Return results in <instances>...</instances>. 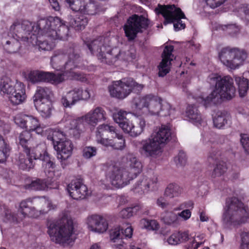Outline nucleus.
Listing matches in <instances>:
<instances>
[{
	"label": "nucleus",
	"instance_id": "obj_1",
	"mask_svg": "<svg viewBox=\"0 0 249 249\" xmlns=\"http://www.w3.org/2000/svg\"><path fill=\"white\" fill-rule=\"evenodd\" d=\"M126 159V168H121L113 165L109 166L107 170L106 177L116 188L124 187L142 171V165L133 154H127Z\"/></svg>",
	"mask_w": 249,
	"mask_h": 249
},
{
	"label": "nucleus",
	"instance_id": "obj_2",
	"mask_svg": "<svg viewBox=\"0 0 249 249\" xmlns=\"http://www.w3.org/2000/svg\"><path fill=\"white\" fill-rule=\"evenodd\" d=\"M211 79L216 82L215 89L205 98H198V101L205 107L217 104L221 99L230 100L235 96L236 89L233 85V80L230 76L223 77L215 76Z\"/></svg>",
	"mask_w": 249,
	"mask_h": 249
},
{
	"label": "nucleus",
	"instance_id": "obj_3",
	"mask_svg": "<svg viewBox=\"0 0 249 249\" xmlns=\"http://www.w3.org/2000/svg\"><path fill=\"white\" fill-rule=\"evenodd\" d=\"M131 105L136 110L146 108L151 115L160 117L170 116L174 110L169 103L153 94L136 97L133 99Z\"/></svg>",
	"mask_w": 249,
	"mask_h": 249
},
{
	"label": "nucleus",
	"instance_id": "obj_4",
	"mask_svg": "<svg viewBox=\"0 0 249 249\" xmlns=\"http://www.w3.org/2000/svg\"><path fill=\"white\" fill-rule=\"evenodd\" d=\"M249 219V212L244 203L236 197L226 199L222 221L227 227H235L245 223Z\"/></svg>",
	"mask_w": 249,
	"mask_h": 249
},
{
	"label": "nucleus",
	"instance_id": "obj_5",
	"mask_svg": "<svg viewBox=\"0 0 249 249\" xmlns=\"http://www.w3.org/2000/svg\"><path fill=\"white\" fill-rule=\"evenodd\" d=\"M33 23L28 20H17L10 28L9 34L12 36L3 46L8 53H16L20 47V40L28 42V36L33 29Z\"/></svg>",
	"mask_w": 249,
	"mask_h": 249
},
{
	"label": "nucleus",
	"instance_id": "obj_6",
	"mask_svg": "<svg viewBox=\"0 0 249 249\" xmlns=\"http://www.w3.org/2000/svg\"><path fill=\"white\" fill-rule=\"evenodd\" d=\"M47 233L51 240L58 244H70L73 231V222L64 216L57 220H49L47 222Z\"/></svg>",
	"mask_w": 249,
	"mask_h": 249
},
{
	"label": "nucleus",
	"instance_id": "obj_7",
	"mask_svg": "<svg viewBox=\"0 0 249 249\" xmlns=\"http://www.w3.org/2000/svg\"><path fill=\"white\" fill-rule=\"evenodd\" d=\"M19 145L23 148V152L19 154L18 166L23 170H29L33 168L36 160L38 157V153L35 152L32 135L28 131H23L18 138Z\"/></svg>",
	"mask_w": 249,
	"mask_h": 249
},
{
	"label": "nucleus",
	"instance_id": "obj_8",
	"mask_svg": "<svg viewBox=\"0 0 249 249\" xmlns=\"http://www.w3.org/2000/svg\"><path fill=\"white\" fill-rule=\"evenodd\" d=\"M37 26L41 34L56 39L67 40L69 35V28L58 17H49L40 18L37 21Z\"/></svg>",
	"mask_w": 249,
	"mask_h": 249
},
{
	"label": "nucleus",
	"instance_id": "obj_9",
	"mask_svg": "<svg viewBox=\"0 0 249 249\" xmlns=\"http://www.w3.org/2000/svg\"><path fill=\"white\" fill-rule=\"evenodd\" d=\"M56 206L46 197L28 198L22 200L19 204L18 212L24 217L26 216L36 218L41 213H47L53 210Z\"/></svg>",
	"mask_w": 249,
	"mask_h": 249
},
{
	"label": "nucleus",
	"instance_id": "obj_10",
	"mask_svg": "<svg viewBox=\"0 0 249 249\" xmlns=\"http://www.w3.org/2000/svg\"><path fill=\"white\" fill-rule=\"evenodd\" d=\"M96 139L97 143L107 147L122 150L125 147L123 136L117 133L114 126L108 124H103L97 127Z\"/></svg>",
	"mask_w": 249,
	"mask_h": 249
},
{
	"label": "nucleus",
	"instance_id": "obj_11",
	"mask_svg": "<svg viewBox=\"0 0 249 249\" xmlns=\"http://www.w3.org/2000/svg\"><path fill=\"white\" fill-rule=\"evenodd\" d=\"M1 94H7L11 103L18 105L23 103L26 99L25 85L18 80L16 83L8 78H2L0 84Z\"/></svg>",
	"mask_w": 249,
	"mask_h": 249
},
{
	"label": "nucleus",
	"instance_id": "obj_12",
	"mask_svg": "<svg viewBox=\"0 0 249 249\" xmlns=\"http://www.w3.org/2000/svg\"><path fill=\"white\" fill-rule=\"evenodd\" d=\"M155 11L157 15H161L163 16L165 25L174 23L175 31H178L186 27L185 24L181 20L186 18L185 16L181 9L176 7L175 5H161L159 4Z\"/></svg>",
	"mask_w": 249,
	"mask_h": 249
},
{
	"label": "nucleus",
	"instance_id": "obj_13",
	"mask_svg": "<svg viewBox=\"0 0 249 249\" xmlns=\"http://www.w3.org/2000/svg\"><path fill=\"white\" fill-rule=\"evenodd\" d=\"M143 86L137 83L132 78H124L115 81L112 85L108 86L111 96L123 99L126 97L133 90L140 91Z\"/></svg>",
	"mask_w": 249,
	"mask_h": 249
},
{
	"label": "nucleus",
	"instance_id": "obj_14",
	"mask_svg": "<svg viewBox=\"0 0 249 249\" xmlns=\"http://www.w3.org/2000/svg\"><path fill=\"white\" fill-rule=\"evenodd\" d=\"M149 25L147 18L143 16L134 14L130 17L124 26L125 36L129 42L134 41L139 33H142Z\"/></svg>",
	"mask_w": 249,
	"mask_h": 249
},
{
	"label": "nucleus",
	"instance_id": "obj_15",
	"mask_svg": "<svg viewBox=\"0 0 249 249\" xmlns=\"http://www.w3.org/2000/svg\"><path fill=\"white\" fill-rule=\"evenodd\" d=\"M126 112L120 110L113 114V119L123 131L133 137L140 135L145 126V121L143 118H140L137 122L138 125H135L131 121L125 117Z\"/></svg>",
	"mask_w": 249,
	"mask_h": 249
},
{
	"label": "nucleus",
	"instance_id": "obj_16",
	"mask_svg": "<svg viewBox=\"0 0 249 249\" xmlns=\"http://www.w3.org/2000/svg\"><path fill=\"white\" fill-rule=\"evenodd\" d=\"M31 34L28 36V43L33 46H37L39 50L51 51L53 49L55 44V41L51 37L41 34L37 24L35 30V23Z\"/></svg>",
	"mask_w": 249,
	"mask_h": 249
},
{
	"label": "nucleus",
	"instance_id": "obj_17",
	"mask_svg": "<svg viewBox=\"0 0 249 249\" xmlns=\"http://www.w3.org/2000/svg\"><path fill=\"white\" fill-rule=\"evenodd\" d=\"M90 97V94L88 89L75 88L62 96L60 103L64 107L71 108L79 101L87 100Z\"/></svg>",
	"mask_w": 249,
	"mask_h": 249
},
{
	"label": "nucleus",
	"instance_id": "obj_18",
	"mask_svg": "<svg viewBox=\"0 0 249 249\" xmlns=\"http://www.w3.org/2000/svg\"><path fill=\"white\" fill-rule=\"evenodd\" d=\"M28 79L33 83L44 82L54 85L59 84L64 80L61 74L38 71H31L28 74Z\"/></svg>",
	"mask_w": 249,
	"mask_h": 249
},
{
	"label": "nucleus",
	"instance_id": "obj_19",
	"mask_svg": "<svg viewBox=\"0 0 249 249\" xmlns=\"http://www.w3.org/2000/svg\"><path fill=\"white\" fill-rule=\"evenodd\" d=\"M221 152L217 148L212 147L208 155L207 160L210 164H215L212 173V178H215L223 175L227 171L226 162L221 160Z\"/></svg>",
	"mask_w": 249,
	"mask_h": 249
},
{
	"label": "nucleus",
	"instance_id": "obj_20",
	"mask_svg": "<svg viewBox=\"0 0 249 249\" xmlns=\"http://www.w3.org/2000/svg\"><path fill=\"white\" fill-rule=\"evenodd\" d=\"M74 64L64 63L63 66L60 67L57 66L58 63H52L53 69L57 71H61L60 73H58V74H61L63 78L64 76H66L81 82H86L87 81L86 75L83 73L75 71L74 70L78 66Z\"/></svg>",
	"mask_w": 249,
	"mask_h": 249
},
{
	"label": "nucleus",
	"instance_id": "obj_21",
	"mask_svg": "<svg viewBox=\"0 0 249 249\" xmlns=\"http://www.w3.org/2000/svg\"><path fill=\"white\" fill-rule=\"evenodd\" d=\"M140 144V153L147 157L157 156L163 147L152 136L148 139L142 140Z\"/></svg>",
	"mask_w": 249,
	"mask_h": 249
},
{
	"label": "nucleus",
	"instance_id": "obj_22",
	"mask_svg": "<svg viewBox=\"0 0 249 249\" xmlns=\"http://www.w3.org/2000/svg\"><path fill=\"white\" fill-rule=\"evenodd\" d=\"M133 232V229L131 226H128L124 230L117 227L112 230L110 232V238L111 240L117 243L113 245L114 249H124V242L122 240L124 238H130L132 237Z\"/></svg>",
	"mask_w": 249,
	"mask_h": 249
},
{
	"label": "nucleus",
	"instance_id": "obj_23",
	"mask_svg": "<svg viewBox=\"0 0 249 249\" xmlns=\"http://www.w3.org/2000/svg\"><path fill=\"white\" fill-rule=\"evenodd\" d=\"M67 190L70 196L73 199H84L89 195V191L82 180H72L67 186Z\"/></svg>",
	"mask_w": 249,
	"mask_h": 249
},
{
	"label": "nucleus",
	"instance_id": "obj_24",
	"mask_svg": "<svg viewBox=\"0 0 249 249\" xmlns=\"http://www.w3.org/2000/svg\"><path fill=\"white\" fill-rule=\"evenodd\" d=\"M158 178L152 175L150 177L143 176L135 184L133 190L135 193L142 194L149 190H154L156 187Z\"/></svg>",
	"mask_w": 249,
	"mask_h": 249
},
{
	"label": "nucleus",
	"instance_id": "obj_25",
	"mask_svg": "<svg viewBox=\"0 0 249 249\" xmlns=\"http://www.w3.org/2000/svg\"><path fill=\"white\" fill-rule=\"evenodd\" d=\"M15 124L22 128H25L26 131H33L37 126L39 125V120L32 115L25 114H18L14 118Z\"/></svg>",
	"mask_w": 249,
	"mask_h": 249
},
{
	"label": "nucleus",
	"instance_id": "obj_26",
	"mask_svg": "<svg viewBox=\"0 0 249 249\" xmlns=\"http://www.w3.org/2000/svg\"><path fill=\"white\" fill-rule=\"evenodd\" d=\"M107 113L102 107H98L90 110L85 116L83 120L89 124L95 126L98 123L106 120Z\"/></svg>",
	"mask_w": 249,
	"mask_h": 249
},
{
	"label": "nucleus",
	"instance_id": "obj_27",
	"mask_svg": "<svg viewBox=\"0 0 249 249\" xmlns=\"http://www.w3.org/2000/svg\"><path fill=\"white\" fill-rule=\"evenodd\" d=\"M87 224L91 231L99 233H103L106 231L108 226L107 219L98 214L89 216L87 219Z\"/></svg>",
	"mask_w": 249,
	"mask_h": 249
},
{
	"label": "nucleus",
	"instance_id": "obj_28",
	"mask_svg": "<svg viewBox=\"0 0 249 249\" xmlns=\"http://www.w3.org/2000/svg\"><path fill=\"white\" fill-rule=\"evenodd\" d=\"M73 147L71 141L69 140H65L54 145V148L57 152L58 159L61 160L62 162L67 160L71 156Z\"/></svg>",
	"mask_w": 249,
	"mask_h": 249
},
{
	"label": "nucleus",
	"instance_id": "obj_29",
	"mask_svg": "<svg viewBox=\"0 0 249 249\" xmlns=\"http://www.w3.org/2000/svg\"><path fill=\"white\" fill-rule=\"evenodd\" d=\"M67 120V124L69 125V134L75 139H78L82 133V127L84 121L83 118H74L72 116H69Z\"/></svg>",
	"mask_w": 249,
	"mask_h": 249
},
{
	"label": "nucleus",
	"instance_id": "obj_30",
	"mask_svg": "<svg viewBox=\"0 0 249 249\" xmlns=\"http://www.w3.org/2000/svg\"><path fill=\"white\" fill-rule=\"evenodd\" d=\"M38 157L37 159H40L42 160V165L44 168V172L48 178H53L54 176V170L55 165L51 158L49 154L45 151L43 154L38 153Z\"/></svg>",
	"mask_w": 249,
	"mask_h": 249
},
{
	"label": "nucleus",
	"instance_id": "obj_31",
	"mask_svg": "<svg viewBox=\"0 0 249 249\" xmlns=\"http://www.w3.org/2000/svg\"><path fill=\"white\" fill-rule=\"evenodd\" d=\"M86 45L91 53L96 55L99 59L103 61V59L106 58L105 53L102 48L103 43L100 38L94 39L90 42L87 43Z\"/></svg>",
	"mask_w": 249,
	"mask_h": 249
},
{
	"label": "nucleus",
	"instance_id": "obj_32",
	"mask_svg": "<svg viewBox=\"0 0 249 249\" xmlns=\"http://www.w3.org/2000/svg\"><path fill=\"white\" fill-rule=\"evenodd\" d=\"M171 134L170 128L167 125H161L158 132L151 136L163 146L170 140Z\"/></svg>",
	"mask_w": 249,
	"mask_h": 249
},
{
	"label": "nucleus",
	"instance_id": "obj_33",
	"mask_svg": "<svg viewBox=\"0 0 249 249\" xmlns=\"http://www.w3.org/2000/svg\"><path fill=\"white\" fill-rule=\"evenodd\" d=\"M36 109L44 118H48L52 115V112L53 109V103L51 100H46L35 103Z\"/></svg>",
	"mask_w": 249,
	"mask_h": 249
},
{
	"label": "nucleus",
	"instance_id": "obj_34",
	"mask_svg": "<svg viewBox=\"0 0 249 249\" xmlns=\"http://www.w3.org/2000/svg\"><path fill=\"white\" fill-rule=\"evenodd\" d=\"M80 55L78 53H75L73 48H70L66 53H61L59 54H55L51 58V62L53 60L65 61V62H75L78 60Z\"/></svg>",
	"mask_w": 249,
	"mask_h": 249
},
{
	"label": "nucleus",
	"instance_id": "obj_35",
	"mask_svg": "<svg viewBox=\"0 0 249 249\" xmlns=\"http://www.w3.org/2000/svg\"><path fill=\"white\" fill-rule=\"evenodd\" d=\"M229 119V115L225 111L217 112L213 117L214 127L219 129L224 128L225 126L228 124Z\"/></svg>",
	"mask_w": 249,
	"mask_h": 249
},
{
	"label": "nucleus",
	"instance_id": "obj_36",
	"mask_svg": "<svg viewBox=\"0 0 249 249\" xmlns=\"http://www.w3.org/2000/svg\"><path fill=\"white\" fill-rule=\"evenodd\" d=\"M161 221L166 225L177 227L180 224L178 215L172 211H166L161 214Z\"/></svg>",
	"mask_w": 249,
	"mask_h": 249
},
{
	"label": "nucleus",
	"instance_id": "obj_37",
	"mask_svg": "<svg viewBox=\"0 0 249 249\" xmlns=\"http://www.w3.org/2000/svg\"><path fill=\"white\" fill-rule=\"evenodd\" d=\"M101 11V7L99 3L94 0H89V2L84 1L81 14L89 15H94Z\"/></svg>",
	"mask_w": 249,
	"mask_h": 249
},
{
	"label": "nucleus",
	"instance_id": "obj_38",
	"mask_svg": "<svg viewBox=\"0 0 249 249\" xmlns=\"http://www.w3.org/2000/svg\"><path fill=\"white\" fill-rule=\"evenodd\" d=\"M52 94V91L49 88L38 87L34 96V101L36 103L51 100Z\"/></svg>",
	"mask_w": 249,
	"mask_h": 249
},
{
	"label": "nucleus",
	"instance_id": "obj_39",
	"mask_svg": "<svg viewBox=\"0 0 249 249\" xmlns=\"http://www.w3.org/2000/svg\"><path fill=\"white\" fill-rule=\"evenodd\" d=\"M88 18L84 14L77 15L71 19L70 24L75 30L79 31L85 29L88 24Z\"/></svg>",
	"mask_w": 249,
	"mask_h": 249
},
{
	"label": "nucleus",
	"instance_id": "obj_40",
	"mask_svg": "<svg viewBox=\"0 0 249 249\" xmlns=\"http://www.w3.org/2000/svg\"><path fill=\"white\" fill-rule=\"evenodd\" d=\"M186 114L187 117L193 123L201 124L202 122L201 114L197 107L194 105H189L187 108Z\"/></svg>",
	"mask_w": 249,
	"mask_h": 249
},
{
	"label": "nucleus",
	"instance_id": "obj_41",
	"mask_svg": "<svg viewBox=\"0 0 249 249\" xmlns=\"http://www.w3.org/2000/svg\"><path fill=\"white\" fill-rule=\"evenodd\" d=\"M189 233L187 231L174 232L167 239L168 243L172 245H176L189 239Z\"/></svg>",
	"mask_w": 249,
	"mask_h": 249
},
{
	"label": "nucleus",
	"instance_id": "obj_42",
	"mask_svg": "<svg viewBox=\"0 0 249 249\" xmlns=\"http://www.w3.org/2000/svg\"><path fill=\"white\" fill-rule=\"evenodd\" d=\"M49 183L46 179L36 178L32 180L30 184L25 185V188L35 191L45 190L48 188Z\"/></svg>",
	"mask_w": 249,
	"mask_h": 249
},
{
	"label": "nucleus",
	"instance_id": "obj_43",
	"mask_svg": "<svg viewBox=\"0 0 249 249\" xmlns=\"http://www.w3.org/2000/svg\"><path fill=\"white\" fill-rule=\"evenodd\" d=\"M48 132L47 139L52 142L53 147L57 143H59L66 140L65 135L64 132L61 131L50 129Z\"/></svg>",
	"mask_w": 249,
	"mask_h": 249
},
{
	"label": "nucleus",
	"instance_id": "obj_44",
	"mask_svg": "<svg viewBox=\"0 0 249 249\" xmlns=\"http://www.w3.org/2000/svg\"><path fill=\"white\" fill-rule=\"evenodd\" d=\"M235 81L238 87L239 96L243 97L247 94L249 89V80L244 77L235 76Z\"/></svg>",
	"mask_w": 249,
	"mask_h": 249
},
{
	"label": "nucleus",
	"instance_id": "obj_45",
	"mask_svg": "<svg viewBox=\"0 0 249 249\" xmlns=\"http://www.w3.org/2000/svg\"><path fill=\"white\" fill-rule=\"evenodd\" d=\"M11 148L0 135V163L5 162L10 156Z\"/></svg>",
	"mask_w": 249,
	"mask_h": 249
},
{
	"label": "nucleus",
	"instance_id": "obj_46",
	"mask_svg": "<svg viewBox=\"0 0 249 249\" xmlns=\"http://www.w3.org/2000/svg\"><path fill=\"white\" fill-rule=\"evenodd\" d=\"M235 56L234 48L229 47L223 48L219 53V58L221 62H232Z\"/></svg>",
	"mask_w": 249,
	"mask_h": 249
},
{
	"label": "nucleus",
	"instance_id": "obj_47",
	"mask_svg": "<svg viewBox=\"0 0 249 249\" xmlns=\"http://www.w3.org/2000/svg\"><path fill=\"white\" fill-rule=\"evenodd\" d=\"M182 188L177 183H170L166 188L164 195L170 198L178 196L182 193Z\"/></svg>",
	"mask_w": 249,
	"mask_h": 249
},
{
	"label": "nucleus",
	"instance_id": "obj_48",
	"mask_svg": "<svg viewBox=\"0 0 249 249\" xmlns=\"http://www.w3.org/2000/svg\"><path fill=\"white\" fill-rule=\"evenodd\" d=\"M174 47L173 45H166L164 47L161 54L162 58L160 62H171L176 59V56L173 54Z\"/></svg>",
	"mask_w": 249,
	"mask_h": 249
},
{
	"label": "nucleus",
	"instance_id": "obj_49",
	"mask_svg": "<svg viewBox=\"0 0 249 249\" xmlns=\"http://www.w3.org/2000/svg\"><path fill=\"white\" fill-rule=\"evenodd\" d=\"M141 224L143 228L148 230L156 231L160 228L159 223L156 220L143 218L141 220Z\"/></svg>",
	"mask_w": 249,
	"mask_h": 249
},
{
	"label": "nucleus",
	"instance_id": "obj_50",
	"mask_svg": "<svg viewBox=\"0 0 249 249\" xmlns=\"http://www.w3.org/2000/svg\"><path fill=\"white\" fill-rule=\"evenodd\" d=\"M139 206H135L133 207H127L122 210L120 213V215L123 218H128L136 214L139 210Z\"/></svg>",
	"mask_w": 249,
	"mask_h": 249
},
{
	"label": "nucleus",
	"instance_id": "obj_51",
	"mask_svg": "<svg viewBox=\"0 0 249 249\" xmlns=\"http://www.w3.org/2000/svg\"><path fill=\"white\" fill-rule=\"evenodd\" d=\"M70 8L73 11L81 13L84 0H65Z\"/></svg>",
	"mask_w": 249,
	"mask_h": 249
},
{
	"label": "nucleus",
	"instance_id": "obj_52",
	"mask_svg": "<svg viewBox=\"0 0 249 249\" xmlns=\"http://www.w3.org/2000/svg\"><path fill=\"white\" fill-rule=\"evenodd\" d=\"M97 153V149L94 146H86L83 149V156L86 159H89L95 156Z\"/></svg>",
	"mask_w": 249,
	"mask_h": 249
},
{
	"label": "nucleus",
	"instance_id": "obj_53",
	"mask_svg": "<svg viewBox=\"0 0 249 249\" xmlns=\"http://www.w3.org/2000/svg\"><path fill=\"white\" fill-rule=\"evenodd\" d=\"M171 64L172 63H159L158 66V76L163 77L168 73L171 70Z\"/></svg>",
	"mask_w": 249,
	"mask_h": 249
},
{
	"label": "nucleus",
	"instance_id": "obj_54",
	"mask_svg": "<svg viewBox=\"0 0 249 249\" xmlns=\"http://www.w3.org/2000/svg\"><path fill=\"white\" fill-rule=\"evenodd\" d=\"M222 29L224 31H226L227 33L231 36H235L240 30L238 26L235 24H230L227 25H223L221 27Z\"/></svg>",
	"mask_w": 249,
	"mask_h": 249
},
{
	"label": "nucleus",
	"instance_id": "obj_55",
	"mask_svg": "<svg viewBox=\"0 0 249 249\" xmlns=\"http://www.w3.org/2000/svg\"><path fill=\"white\" fill-rule=\"evenodd\" d=\"M174 161L178 166H183L187 162L186 154L183 151H180L178 156L175 157Z\"/></svg>",
	"mask_w": 249,
	"mask_h": 249
},
{
	"label": "nucleus",
	"instance_id": "obj_56",
	"mask_svg": "<svg viewBox=\"0 0 249 249\" xmlns=\"http://www.w3.org/2000/svg\"><path fill=\"white\" fill-rule=\"evenodd\" d=\"M234 52H235L234 59L240 61V62H244L247 58L248 54L244 50H240L238 48H234Z\"/></svg>",
	"mask_w": 249,
	"mask_h": 249
},
{
	"label": "nucleus",
	"instance_id": "obj_57",
	"mask_svg": "<svg viewBox=\"0 0 249 249\" xmlns=\"http://www.w3.org/2000/svg\"><path fill=\"white\" fill-rule=\"evenodd\" d=\"M240 236L241 242L240 249H249V232H242Z\"/></svg>",
	"mask_w": 249,
	"mask_h": 249
},
{
	"label": "nucleus",
	"instance_id": "obj_58",
	"mask_svg": "<svg viewBox=\"0 0 249 249\" xmlns=\"http://www.w3.org/2000/svg\"><path fill=\"white\" fill-rule=\"evenodd\" d=\"M4 221L10 223H17L18 219L11 210L6 209L5 211Z\"/></svg>",
	"mask_w": 249,
	"mask_h": 249
},
{
	"label": "nucleus",
	"instance_id": "obj_59",
	"mask_svg": "<svg viewBox=\"0 0 249 249\" xmlns=\"http://www.w3.org/2000/svg\"><path fill=\"white\" fill-rule=\"evenodd\" d=\"M240 142L245 151L249 154V136L248 134H241Z\"/></svg>",
	"mask_w": 249,
	"mask_h": 249
},
{
	"label": "nucleus",
	"instance_id": "obj_60",
	"mask_svg": "<svg viewBox=\"0 0 249 249\" xmlns=\"http://www.w3.org/2000/svg\"><path fill=\"white\" fill-rule=\"evenodd\" d=\"M227 0H206L207 4L211 8L214 9L223 4Z\"/></svg>",
	"mask_w": 249,
	"mask_h": 249
},
{
	"label": "nucleus",
	"instance_id": "obj_61",
	"mask_svg": "<svg viewBox=\"0 0 249 249\" xmlns=\"http://www.w3.org/2000/svg\"><path fill=\"white\" fill-rule=\"evenodd\" d=\"M194 204L192 201H188L181 203L178 208H175V210L178 211L184 209H192L194 208Z\"/></svg>",
	"mask_w": 249,
	"mask_h": 249
},
{
	"label": "nucleus",
	"instance_id": "obj_62",
	"mask_svg": "<svg viewBox=\"0 0 249 249\" xmlns=\"http://www.w3.org/2000/svg\"><path fill=\"white\" fill-rule=\"evenodd\" d=\"M240 12L242 13L241 15L244 16V18L248 21H249V5H244L241 7Z\"/></svg>",
	"mask_w": 249,
	"mask_h": 249
},
{
	"label": "nucleus",
	"instance_id": "obj_63",
	"mask_svg": "<svg viewBox=\"0 0 249 249\" xmlns=\"http://www.w3.org/2000/svg\"><path fill=\"white\" fill-rule=\"evenodd\" d=\"M191 212L189 209L183 210L181 212L178 213V217L180 216L184 220H187L191 216Z\"/></svg>",
	"mask_w": 249,
	"mask_h": 249
},
{
	"label": "nucleus",
	"instance_id": "obj_64",
	"mask_svg": "<svg viewBox=\"0 0 249 249\" xmlns=\"http://www.w3.org/2000/svg\"><path fill=\"white\" fill-rule=\"evenodd\" d=\"M157 204L162 209L166 208L168 206V203L164 201V197H160L157 200Z\"/></svg>",
	"mask_w": 249,
	"mask_h": 249
}]
</instances>
